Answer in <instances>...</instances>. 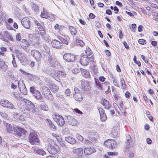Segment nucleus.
<instances>
[{
	"instance_id": "nucleus-19",
	"label": "nucleus",
	"mask_w": 158,
	"mask_h": 158,
	"mask_svg": "<svg viewBox=\"0 0 158 158\" xmlns=\"http://www.w3.org/2000/svg\"><path fill=\"white\" fill-rule=\"evenodd\" d=\"M20 45L22 48L24 49H26L29 45L28 42L26 40L23 39L21 40Z\"/></svg>"
},
{
	"instance_id": "nucleus-16",
	"label": "nucleus",
	"mask_w": 158,
	"mask_h": 158,
	"mask_svg": "<svg viewBox=\"0 0 158 158\" xmlns=\"http://www.w3.org/2000/svg\"><path fill=\"white\" fill-rule=\"evenodd\" d=\"M84 151V154L86 156L90 155L92 153L96 152V150L93 147L85 148Z\"/></svg>"
},
{
	"instance_id": "nucleus-57",
	"label": "nucleus",
	"mask_w": 158,
	"mask_h": 158,
	"mask_svg": "<svg viewBox=\"0 0 158 158\" xmlns=\"http://www.w3.org/2000/svg\"><path fill=\"white\" fill-rule=\"evenodd\" d=\"M92 70L93 73L96 75H97L98 74V70L95 67H94L92 69Z\"/></svg>"
},
{
	"instance_id": "nucleus-24",
	"label": "nucleus",
	"mask_w": 158,
	"mask_h": 158,
	"mask_svg": "<svg viewBox=\"0 0 158 158\" xmlns=\"http://www.w3.org/2000/svg\"><path fill=\"white\" fill-rule=\"evenodd\" d=\"M102 104L104 106L105 109H108L111 107V104L107 100L104 99L101 102Z\"/></svg>"
},
{
	"instance_id": "nucleus-33",
	"label": "nucleus",
	"mask_w": 158,
	"mask_h": 158,
	"mask_svg": "<svg viewBox=\"0 0 158 158\" xmlns=\"http://www.w3.org/2000/svg\"><path fill=\"white\" fill-rule=\"evenodd\" d=\"M34 152L35 153L42 156H44L46 154L45 152L42 149H34Z\"/></svg>"
},
{
	"instance_id": "nucleus-37",
	"label": "nucleus",
	"mask_w": 158,
	"mask_h": 158,
	"mask_svg": "<svg viewBox=\"0 0 158 158\" xmlns=\"http://www.w3.org/2000/svg\"><path fill=\"white\" fill-rule=\"evenodd\" d=\"M41 16L43 18L47 19L48 17V13L45 10L44 8H43V11L41 13Z\"/></svg>"
},
{
	"instance_id": "nucleus-1",
	"label": "nucleus",
	"mask_w": 158,
	"mask_h": 158,
	"mask_svg": "<svg viewBox=\"0 0 158 158\" xmlns=\"http://www.w3.org/2000/svg\"><path fill=\"white\" fill-rule=\"evenodd\" d=\"M3 124L7 131L8 133L14 134L19 136H21L22 134H25L27 133L26 131L24 128L18 126L14 127L13 124H11L5 121L3 122Z\"/></svg>"
},
{
	"instance_id": "nucleus-35",
	"label": "nucleus",
	"mask_w": 158,
	"mask_h": 158,
	"mask_svg": "<svg viewBox=\"0 0 158 158\" xmlns=\"http://www.w3.org/2000/svg\"><path fill=\"white\" fill-rule=\"evenodd\" d=\"M3 34L4 36L9 40H12L13 39V37L10 35L9 33L6 32V31L3 32Z\"/></svg>"
},
{
	"instance_id": "nucleus-36",
	"label": "nucleus",
	"mask_w": 158,
	"mask_h": 158,
	"mask_svg": "<svg viewBox=\"0 0 158 158\" xmlns=\"http://www.w3.org/2000/svg\"><path fill=\"white\" fill-rule=\"evenodd\" d=\"M58 38L59 40V41L60 43L62 45V44H68L67 41L64 39L62 38L60 36H59L58 37Z\"/></svg>"
},
{
	"instance_id": "nucleus-29",
	"label": "nucleus",
	"mask_w": 158,
	"mask_h": 158,
	"mask_svg": "<svg viewBox=\"0 0 158 158\" xmlns=\"http://www.w3.org/2000/svg\"><path fill=\"white\" fill-rule=\"evenodd\" d=\"M95 79L96 85L97 87V88L100 90H103V83H102V84L98 79H96V78H95Z\"/></svg>"
},
{
	"instance_id": "nucleus-31",
	"label": "nucleus",
	"mask_w": 158,
	"mask_h": 158,
	"mask_svg": "<svg viewBox=\"0 0 158 158\" xmlns=\"http://www.w3.org/2000/svg\"><path fill=\"white\" fill-rule=\"evenodd\" d=\"M65 139L66 141L71 144H74L76 142L75 139L71 136L65 137Z\"/></svg>"
},
{
	"instance_id": "nucleus-64",
	"label": "nucleus",
	"mask_w": 158,
	"mask_h": 158,
	"mask_svg": "<svg viewBox=\"0 0 158 158\" xmlns=\"http://www.w3.org/2000/svg\"><path fill=\"white\" fill-rule=\"evenodd\" d=\"M74 111L76 113H77L79 114H82V112L77 108L74 109Z\"/></svg>"
},
{
	"instance_id": "nucleus-55",
	"label": "nucleus",
	"mask_w": 158,
	"mask_h": 158,
	"mask_svg": "<svg viewBox=\"0 0 158 158\" xmlns=\"http://www.w3.org/2000/svg\"><path fill=\"white\" fill-rule=\"evenodd\" d=\"M80 69L78 68H74L72 70V72L74 73H77L79 72Z\"/></svg>"
},
{
	"instance_id": "nucleus-3",
	"label": "nucleus",
	"mask_w": 158,
	"mask_h": 158,
	"mask_svg": "<svg viewBox=\"0 0 158 158\" xmlns=\"http://www.w3.org/2000/svg\"><path fill=\"white\" fill-rule=\"evenodd\" d=\"M47 150L49 153L53 155L59 153L60 151L58 146L52 140H49Z\"/></svg>"
},
{
	"instance_id": "nucleus-60",
	"label": "nucleus",
	"mask_w": 158,
	"mask_h": 158,
	"mask_svg": "<svg viewBox=\"0 0 158 158\" xmlns=\"http://www.w3.org/2000/svg\"><path fill=\"white\" fill-rule=\"evenodd\" d=\"M37 27L40 31H44V29L43 26L40 24H39V26H37Z\"/></svg>"
},
{
	"instance_id": "nucleus-28",
	"label": "nucleus",
	"mask_w": 158,
	"mask_h": 158,
	"mask_svg": "<svg viewBox=\"0 0 158 158\" xmlns=\"http://www.w3.org/2000/svg\"><path fill=\"white\" fill-rule=\"evenodd\" d=\"M81 72L82 75L84 77L88 78L90 77L89 72L85 69H81Z\"/></svg>"
},
{
	"instance_id": "nucleus-63",
	"label": "nucleus",
	"mask_w": 158,
	"mask_h": 158,
	"mask_svg": "<svg viewBox=\"0 0 158 158\" xmlns=\"http://www.w3.org/2000/svg\"><path fill=\"white\" fill-rule=\"evenodd\" d=\"M0 49L1 50L2 52H1L4 53L5 52H6L7 50V48L4 47H1L0 48Z\"/></svg>"
},
{
	"instance_id": "nucleus-30",
	"label": "nucleus",
	"mask_w": 158,
	"mask_h": 158,
	"mask_svg": "<svg viewBox=\"0 0 158 158\" xmlns=\"http://www.w3.org/2000/svg\"><path fill=\"white\" fill-rule=\"evenodd\" d=\"M50 93H51V92L50 90L48 88L44 87L43 88L42 94L45 98Z\"/></svg>"
},
{
	"instance_id": "nucleus-42",
	"label": "nucleus",
	"mask_w": 158,
	"mask_h": 158,
	"mask_svg": "<svg viewBox=\"0 0 158 158\" xmlns=\"http://www.w3.org/2000/svg\"><path fill=\"white\" fill-rule=\"evenodd\" d=\"M128 154H129V156L128 158H131L134 156V149L132 148L131 149L130 151H129Z\"/></svg>"
},
{
	"instance_id": "nucleus-5",
	"label": "nucleus",
	"mask_w": 158,
	"mask_h": 158,
	"mask_svg": "<svg viewBox=\"0 0 158 158\" xmlns=\"http://www.w3.org/2000/svg\"><path fill=\"white\" fill-rule=\"evenodd\" d=\"M94 61V58L92 56L88 57L85 55H82L80 59V62L83 66H86L88 64L89 62H92Z\"/></svg>"
},
{
	"instance_id": "nucleus-50",
	"label": "nucleus",
	"mask_w": 158,
	"mask_h": 158,
	"mask_svg": "<svg viewBox=\"0 0 158 158\" xmlns=\"http://www.w3.org/2000/svg\"><path fill=\"white\" fill-rule=\"evenodd\" d=\"M45 98L50 100H52L53 98V96L51 93L48 95Z\"/></svg>"
},
{
	"instance_id": "nucleus-41",
	"label": "nucleus",
	"mask_w": 158,
	"mask_h": 158,
	"mask_svg": "<svg viewBox=\"0 0 158 158\" xmlns=\"http://www.w3.org/2000/svg\"><path fill=\"white\" fill-rule=\"evenodd\" d=\"M126 137L127 141L126 143L127 145L129 146L131 145V137L129 134H127L126 135Z\"/></svg>"
},
{
	"instance_id": "nucleus-52",
	"label": "nucleus",
	"mask_w": 158,
	"mask_h": 158,
	"mask_svg": "<svg viewBox=\"0 0 158 158\" xmlns=\"http://www.w3.org/2000/svg\"><path fill=\"white\" fill-rule=\"evenodd\" d=\"M112 79L114 85L116 86H118V85L113 76L112 77Z\"/></svg>"
},
{
	"instance_id": "nucleus-21",
	"label": "nucleus",
	"mask_w": 158,
	"mask_h": 158,
	"mask_svg": "<svg viewBox=\"0 0 158 158\" xmlns=\"http://www.w3.org/2000/svg\"><path fill=\"white\" fill-rule=\"evenodd\" d=\"M13 95L17 100L24 102V100L26 99L24 98L21 96V94L18 92H15L13 93Z\"/></svg>"
},
{
	"instance_id": "nucleus-62",
	"label": "nucleus",
	"mask_w": 158,
	"mask_h": 158,
	"mask_svg": "<svg viewBox=\"0 0 158 158\" xmlns=\"http://www.w3.org/2000/svg\"><path fill=\"white\" fill-rule=\"evenodd\" d=\"M16 37L17 40H21V36L20 34L19 33L16 35Z\"/></svg>"
},
{
	"instance_id": "nucleus-15",
	"label": "nucleus",
	"mask_w": 158,
	"mask_h": 158,
	"mask_svg": "<svg viewBox=\"0 0 158 158\" xmlns=\"http://www.w3.org/2000/svg\"><path fill=\"white\" fill-rule=\"evenodd\" d=\"M67 118V122L69 124L73 126H76L78 124L77 121L72 117L69 116Z\"/></svg>"
},
{
	"instance_id": "nucleus-51",
	"label": "nucleus",
	"mask_w": 158,
	"mask_h": 158,
	"mask_svg": "<svg viewBox=\"0 0 158 158\" xmlns=\"http://www.w3.org/2000/svg\"><path fill=\"white\" fill-rule=\"evenodd\" d=\"M43 33L42 32V31L40 32V31H36L35 33V35L37 37H39L40 35L42 36V35Z\"/></svg>"
},
{
	"instance_id": "nucleus-59",
	"label": "nucleus",
	"mask_w": 158,
	"mask_h": 158,
	"mask_svg": "<svg viewBox=\"0 0 158 158\" xmlns=\"http://www.w3.org/2000/svg\"><path fill=\"white\" fill-rule=\"evenodd\" d=\"M70 90L69 89H67L65 91V94L66 95L68 96H69L70 95Z\"/></svg>"
},
{
	"instance_id": "nucleus-26",
	"label": "nucleus",
	"mask_w": 158,
	"mask_h": 158,
	"mask_svg": "<svg viewBox=\"0 0 158 158\" xmlns=\"http://www.w3.org/2000/svg\"><path fill=\"white\" fill-rule=\"evenodd\" d=\"M8 69L7 65L3 61L0 60V69L3 71H6Z\"/></svg>"
},
{
	"instance_id": "nucleus-43",
	"label": "nucleus",
	"mask_w": 158,
	"mask_h": 158,
	"mask_svg": "<svg viewBox=\"0 0 158 158\" xmlns=\"http://www.w3.org/2000/svg\"><path fill=\"white\" fill-rule=\"evenodd\" d=\"M40 107L42 109L44 110L47 111L48 110V107L45 103H42L40 105Z\"/></svg>"
},
{
	"instance_id": "nucleus-53",
	"label": "nucleus",
	"mask_w": 158,
	"mask_h": 158,
	"mask_svg": "<svg viewBox=\"0 0 158 158\" xmlns=\"http://www.w3.org/2000/svg\"><path fill=\"white\" fill-rule=\"evenodd\" d=\"M108 155L109 156H117L118 155L117 152H107Z\"/></svg>"
},
{
	"instance_id": "nucleus-46",
	"label": "nucleus",
	"mask_w": 158,
	"mask_h": 158,
	"mask_svg": "<svg viewBox=\"0 0 158 158\" xmlns=\"http://www.w3.org/2000/svg\"><path fill=\"white\" fill-rule=\"evenodd\" d=\"M100 115V119L102 121H104L106 119V116L105 113L102 114Z\"/></svg>"
},
{
	"instance_id": "nucleus-47",
	"label": "nucleus",
	"mask_w": 158,
	"mask_h": 158,
	"mask_svg": "<svg viewBox=\"0 0 158 158\" xmlns=\"http://www.w3.org/2000/svg\"><path fill=\"white\" fill-rule=\"evenodd\" d=\"M42 33H43L42 35V36L43 39L45 40L46 41H48V37L45 34L44 31H42Z\"/></svg>"
},
{
	"instance_id": "nucleus-40",
	"label": "nucleus",
	"mask_w": 158,
	"mask_h": 158,
	"mask_svg": "<svg viewBox=\"0 0 158 158\" xmlns=\"http://www.w3.org/2000/svg\"><path fill=\"white\" fill-rule=\"evenodd\" d=\"M120 84L121 85V87L122 89H124L126 88L125 81L123 78L120 79Z\"/></svg>"
},
{
	"instance_id": "nucleus-58",
	"label": "nucleus",
	"mask_w": 158,
	"mask_h": 158,
	"mask_svg": "<svg viewBox=\"0 0 158 158\" xmlns=\"http://www.w3.org/2000/svg\"><path fill=\"white\" fill-rule=\"evenodd\" d=\"M118 104L119 105V106L122 108L123 110L124 109V106L123 104L122 101H119Z\"/></svg>"
},
{
	"instance_id": "nucleus-49",
	"label": "nucleus",
	"mask_w": 158,
	"mask_h": 158,
	"mask_svg": "<svg viewBox=\"0 0 158 158\" xmlns=\"http://www.w3.org/2000/svg\"><path fill=\"white\" fill-rule=\"evenodd\" d=\"M32 8L35 12H38L39 10L38 6L35 4H33L32 6Z\"/></svg>"
},
{
	"instance_id": "nucleus-12",
	"label": "nucleus",
	"mask_w": 158,
	"mask_h": 158,
	"mask_svg": "<svg viewBox=\"0 0 158 158\" xmlns=\"http://www.w3.org/2000/svg\"><path fill=\"white\" fill-rule=\"evenodd\" d=\"M63 58L65 61L68 62H73L76 60L74 55L68 53L64 55Z\"/></svg>"
},
{
	"instance_id": "nucleus-25",
	"label": "nucleus",
	"mask_w": 158,
	"mask_h": 158,
	"mask_svg": "<svg viewBox=\"0 0 158 158\" xmlns=\"http://www.w3.org/2000/svg\"><path fill=\"white\" fill-rule=\"evenodd\" d=\"M83 150L82 148L76 149L73 150V152L79 156H81L83 154Z\"/></svg>"
},
{
	"instance_id": "nucleus-11",
	"label": "nucleus",
	"mask_w": 158,
	"mask_h": 158,
	"mask_svg": "<svg viewBox=\"0 0 158 158\" xmlns=\"http://www.w3.org/2000/svg\"><path fill=\"white\" fill-rule=\"evenodd\" d=\"M31 55L38 61H40L42 58L41 53L39 51L35 50L31 51Z\"/></svg>"
},
{
	"instance_id": "nucleus-22",
	"label": "nucleus",
	"mask_w": 158,
	"mask_h": 158,
	"mask_svg": "<svg viewBox=\"0 0 158 158\" xmlns=\"http://www.w3.org/2000/svg\"><path fill=\"white\" fill-rule=\"evenodd\" d=\"M51 44L53 47L56 48H59L61 46V43L59 41L56 40H52Z\"/></svg>"
},
{
	"instance_id": "nucleus-23",
	"label": "nucleus",
	"mask_w": 158,
	"mask_h": 158,
	"mask_svg": "<svg viewBox=\"0 0 158 158\" xmlns=\"http://www.w3.org/2000/svg\"><path fill=\"white\" fill-rule=\"evenodd\" d=\"M81 86L82 89L85 91H89L90 89V87L86 81H81Z\"/></svg>"
},
{
	"instance_id": "nucleus-20",
	"label": "nucleus",
	"mask_w": 158,
	"mask_h": 158,
	"mask_svg": "<svg viewBox=\"0 0 158 158\" xmlns=\"http://www.w3.org/2000/svg\"><path fill=\"white\" fill-rule=\"evenodd\" d=\"M17 57L19 59L21 63H24L27 61L26 56L22 53H19L17 55Z\"/></svg>"
},
{
	"instance_id": "nucleus-34",
	"label": "nucleus",
	"mask_w": 158,
	"mask_h": 158,
	"mask_svg": "<svg viewBox=\"0 0 158 158\" xmlns=\"http://www.w3.org/2000/svg\"><path fill=\"white\" fill-rule=\"evenodd\" d=\"M49 88L52 89V90L55 92L57 91L59 89V87L54 83L51 84L50 85Z\"/></svg>"
},
{
	"instance_id": "nucleus-45",
	"label": "nucleus",
	"mask_w": 158,
	"mask_h": 158,
	"mask_svg": "<svg viewBox=\"0 0 158 158\" xmlns=\"http://www.w3.org/2000/svg\"><path fill=\"white\" fill-rule=\"evenodd\" d=\"M52 135L53 136L55 137L58 141H60V140L61 139L60 135H58L54 133H52Z\"/></svg>"
},
{
	"instance_id": "nucleus-6",
	"label": "nucleus",
	"mask_w": 158,
	"mask_h": 158,
	"mask_svg": "<svg viewBox=\"0 0 158 158\" xmlns=\"http://www.w3.org/2000/svg\"><path fill=\"white\" fill-rule=\"evenodd\" d=\"M30 90L36 99L40 101L42 100L43 98L40 92L38 90L35 89L34 87H31L30 89Z\"/></svg>"
},
{
	"instance_id": "nucleus-39",
	"label": "nucleus",
	"mask_w": 158,
	"mask_h": 158,
	"mask_svg": "<svg viewBox=\"0 0 158 158\" xmlns=\"http://www.w3.org/2000/svg\"><path fill=\"white\" fill-rule=\"evenodd\" d=\"M76 43L77 45H80L81 47L85 45V43L82 40L79 39H77L76 40Z\"/></svg>"
},
{
	"instance_id": "nucleus-13",
	"label": "nucleus",
	"mask_w": 158,
	"mask_h": 158,
	"mask_svg": "<svg viewBox=\"0 0 158 158\" xmlns=\"http://www.w3.org/2000/svg\"><path fill=\"white\" fill-rule=\"evenodd\" d=\"M104 143L106 146L111 148H114L117 144L115 141L111 139H108L105 141Z\"/></svg>"
},
{
	"instance_id": "nucleus-9",
	"label": "nucleus",
	"mask_w": 158,
	"mask_h": 158,
	"mask_svg": "<svg viewBox=\"0 0 158 158\" xmlns=\"http://www.w3.org/2000/svg\"><path fill=\"white\" fill-rule=\"evenodd\" d=\"M15 83L16 84H18V87L20 92L23 94H27V90L25 84L23 82L21 81H15Z\"/></svg>"
},
{
	"instance_id": "nucleus-56",
	"label": "nucleus",
	"mask_w": 158,
	"mask_h": 158,
	"mask_svg": "<svg viewBox=\"0 0 158 158\" xmlns=\"http://www.w3.org/2000/svg\"><path fill=\"white\" fill-rule=\"evenodd\" d=\"M76 137L80 141H82L83 139V137L81 135L77 134L76 135Z\"/></svg>"
},
{
	"instance_id": "nucleus-27",
	"label": "nucleus",
	"mask_w": 158,
	"mask_h": 158,
	"mask_svg": "<svg viewBox=\"0 0 158 158\" xmlns=\"http://www.w3.org/2000/svg\"><path fill=\"white\" fill-rule=\"evenodd\" d=\"M13 115L15 120L17 121L19 120H22L24 119L23 117L20 114L14 113Z\"/></svg>"
},
{
	"instance_id": "nucleus-17",
	"label": "nucleus",
	"mask_w": 158,
	"mask_h": 158,
	"mask_svg": "<svg viewBox=\"0 0 158 158\" xmlns=\"http://www.w3.org/2000/svg\"><path fill=\"white\" fill-rule=\"evenodd\" d=\"M66 74L64 72L62 71H59L57 73H55L53 75L54 77L55 78V79H58L60 80V78L64 77H65Z\"/></svg>"
},
{
	"instance_id": "nucleus-32",
	"label": "nucleus",
	"mask_w": 158,
	"mask_h": 158,
	"mask_svg": "<svg viewBox=\"0 0 158 158\" xmlns=\"http://www.w3.org/2000/svg\"><path fill=\"white\" fill-rule=\"evenodd\" d=\"M69 30L73 36H74L76 35L77 31L75 28L73 26H69Z\"/></svg>"
},
{
	"instance_id": "nucleus-61",
	"label": "nucleus",
	"mask_w": 158,
	"mask_h": 158,
	"mask_svg": "<svg viewBox=\"0 0 158 158\" xmlns=\"http://www.w3.org/2000/svg\"><path fill=\"white\" fill-rule=\"evenodd\" d=\"M149 6H151L152 8H156L157 9H158V6L155 4L152 3L150 4V5Z\"/></svg>"
},
{
	"instance_id": "nucleus-38",
	"label": "nucleus",
	"mask_w": 158,
	"mask_h": 158,
	"mask_svg": "<svg viewBox=\"0 0 158 158\" xmlns=\"http://www.w3.org/2000/svg\"><path fill=\"white\" fill-rule=\"evenodd\" d=\"M54 27H55V30L59 29V32L60 33V34H61V35H63V34L61 33L60 29H61V28L62 29L64 28V26H60V27H59L58 24H56V25Z\"/></svg>"
},
{
	"instance_id": "nucleus-4",
	"label": "nucleus",
	"mask_w": 158,
	"mask_h": 158,
	"mask_svg": "<svg viewBox=\"0 0 158 158\" xmlns=\"http://www.w3.org/2000/svg\"><path fill=\"white\" fill-rule=\"evenodd\" d=\"M28 139L29 142L32 145L37 144L39 143L38 135L34 132H32L29 135Z\"/></svg>"
},
{
	"instance_id": "nucleus-14",
	"label": "nucleus",
	"mask_w": 158,
	"mask_h": 158,
	"mask_svg": "<svg viewBox=\"0 0 158 158\" xmlns=\"http://www.w3.org/2000/svg\"><path fill=\"white\" fill-rule=\"evenodd\" d=\"M97 133H89L88 134L89 139L90 140L91 143L95 142L97 141Z\"/></svg>"
},
{
	"instance_id": "nucleus-48",
	"label": "nucleus",
	"mask_w": 158,
	"mask_h": 158,
	"mask_svg": "<svg viewBox=\"0 0 158 158\" xmlns=\"http://www.w3.org/2000/svg\"><path fill=\"white\" fill-rule=\"evenodd\" d=\"M47 120L49 126L50 127L52 128L53 129H55L56 128V127L54 125L53 123H52L50 120V119H47Z\"/></svg>"
},
{
	"instance_id": "nucleus-7",
	"label": "nucleus",
	"mask_w": 158,
	"mask_h": 158,
	"mask_svg": "<svg viewBox=\"0 0 158 158\" xmlns=\"http://www.w3.org/2000/svg\"><path fill=\"white\" fill-rule=\"evenodd\" d=\"M53 118L57 124L60 127H62L65 123V120L63 117L59 114H55L53 116Z\"/></svg>"
},
{
	"instance_id": "nucleus-18",
	"label": "nucleus",
	"mask_w": 158,
	"mask_h": 158,
	"mask_svg": "<svg viewBox=\"0 0 158 158\" xmlns=\"http://www.w3.org/2000/svg\"><path fill=\"white\" fill-rule=\"evenodd\" d=\"M21 23L23 26L27 29H29L30 27V21L28 18H25L21 21Z\"/></svg>"
},
{
	"instance_id": "nucleus-10",
	"label": "nucleus",
	"mask_w": 158,
	"mask_h": 158,
	"mask_svg": "<svg viewBox=\"0 0 158 158\" xmlns=\"http://www.w3.org/2000/svg\"><path fill=\"white\" fill-rule=\"evenodd\" d=\"M0 104L2 106L10 109L14 108L13 104L6 99H2L0 101Z\"/></svg>"
},
{
	"instance_id": "nucleus-44",
	"label": "nucleus",
	"mask_w": 158,
	"mask_h": 158,
	"mask_svg": "<svg viewBox=\"0 0 158 158\" xmlns=\"http://www.w3.org/2000/svg\"><path fill=\"white\" fill-rule=\"evenodd\" d=\"M86 55L88 57H89L92 54V52L90 49L88 48H87L85 51Z\"/></svg>"
},
{
	"instance_id": "nucleus-54",
	"label": "nucleus",
	"mask_w": 158,
	"mask_h": 158,
	"mask_svg": "<svg viewBox=\"0 0 158 158\" xmlns=\"http://www.w3.org/2000/svg\"><path fill=\"white\" fill-rule=\"evenodd\" d=\"M138 42L139 44H145L146 43V41L143 39L139 40H138Z\"/></svg>"
},
{
	"instance_id": "nucleus-8",
	"label": "nucleus",
	"mask_w": 158,
	"mask_h": 158,
	"mask_svg": "<svg viewBox=\"0 0 158 158\" xmlns=\"http://www.w3.org/2000/svg\"><path fill=\"white\" fill-rule=\"evenodd\" d=\"M74 93L73 94L74 99L77 101H81L83 99L81 91L76 87L74 89Z\"/></svg>"
},
{
	"instance_id": "nucleus-2",
	"label": "nucleus",
	"mask_w": 158,
	"mask_h": 158,
	"mask_svg": "<svg viewBox=\"0 0 158 158\" xmlns=\"http://www.w3.org/2000/svg\"><path fill=\"white\" fill-rule=\"evenodd\" d=\"M24 106L23 107L21 105L19 107L22 109L23 113L28 114L31 111L35 114H37L39 113V110L35 107L34 105L30 101L27 99L24 100Z\"/></svg>"
}]
</instances>
